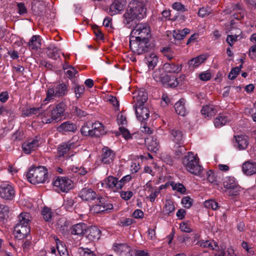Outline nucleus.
<instances>
[{
	"instance_id": "nucleus-1",
	"label": "nucleus",
	"mask_w": 256,
	"mask_h": 256,
	"mask_svg": "<svg viewBox=\"0 0 256 256\" xmlns=\"http://www.w3.org/2000/svg\"><path fill=\"white\" fill-rule=\"evenodd\" d=\"M146 8L144 3L134 1L129 4L128 9L124 14L123 22L128 28H131L136 24L138 20L146 16Z\"/></svg>"
},
{
	"instance_id": "nucleus-2",
	"label": "nucleus",
	"mask_w": 256,
	"mask_h": 256,
	"mask_svg": "<svg viewBox=\"0 0 256 256\" xmlns=\"http://www.w3.org/2000/svg\"><path fill=\"white\" fill-rule=\"evenodd\" d=\"M66 108V104L62 101L56 106L52 110H46L42 112L40 116L42 122L44 124L56 123L64 115Z\"/></svg>"
},
{
	"instance_id": "nucleus-3",
	"label": "nucleus",
	"mask_w": 256,
	"mask_h": 256,
	"mask_svg": "<svg viewBox=\"0 0 256 256\" xmlns=\"http://www.w3.org/2000/svg\"><path fill=\"white\" fill-rule=\"evenodd\" d=\"M199 159L192 152H188L182 160L185 168L194 175H200L203 170L202 166L199 164Z\"/></svg>"
},
{
	"instance_id": "nucleus-4",
	"label": "nucleus",
	"mask_w": 256,
	"mask_h": 256,
	"mask_svg": "<svg viewBox=\"0 0 256 256\" xmlns=\"http://www.w3.org/2000/svg\"><path fill=\"white\" fill-rule=\"evenodd\" d=\"M48 176L47 169L42 166L32 167L26 174L28 180L34 184L44 182Z\"/></svg>"
},
{
	"instance_id": "nucleus-5",
	"label": "nucleus",
	"mask_w": 256,
	"mask_h": 256,
	"mask_svg": "<svg viewBox=\"0 0 256 256\" xmlns=\"http://www.w3.org/2000/svg\"><path fill=\"white\" fill-rule=\"evenodd\" d=\"M68 93V85L64 82L58 84L46 91V97L44 100V104L53 100L55 98H62Z\"/></svg>"
},
{
	"instance_id": "nucleus-6",
	"label": "nucleus",
	"mask_w": 256,
	"mask_h": 256,
	"mask_svg": "<svg viewBox=\"0 0 256 256\" xmlns=\"http://www.w3.org/2000/svg\"><path fill=\"white\" fill-rule=\"evenodd\" d=\"M130 47L131 50L138 55L150 51L152 46L148 39L130 38Z\"/></svg>"
},
{
	"instance_id": "nucleus-7",
	"label": "nucleus",
	"mask_w": 256,
	"mask_h": 256,
	"mask_svg": "<svg viewBox=\"0 0 256 256\" xmlns=\"http://www.w3.org/2000/svg\"><path fill=\"white\" fill-rule=\"evenodd\" d=\"M132 28L130 38L150 40V28L147 24L136 22Z\"/></svg>"
},
{
	"instance_id": "nucleus-8",
	"label": "nucleus",
	"mask_w": 256,
	"mask_h": 256,
	"mask_svg": "<svg viewBox=\"0 0 256 256\" xmlns=\"http://www.w3.org/2000/svg\"><path fill=\"white\" fill-rule=\"evenodd\" d=\"M16 196L15 188L10 182L2 183L0 185V198L5 200H12Z\"/></svg>"
},
{
	"instance_id": "nucleus-9",
	"label": "nucleus",
	"mask_w": 256,
	"mask_h": 256,
	"mask_svg": "<svg viewBox=\"0 0 256 256\" xmlns=\"http://www.w3.org/2000/svg\"><path fill=\"white\" fill-rule=\"evenodd\" d=\"M54 186L64 192H67L73 188L74 184L72 180L68 177L58 176L54 182Z\"/></svg>"
},
{
	"instance_id": "nucleus-10",
	"label": "nucleus",
	"mask_w": 256,
	"mask_h": 256,
	"mask_svg": "<svg viewBox=\"0 0 256 256\" xmlns=\"http://www.w3.org/2000/svg\"><path fill=\"white\" fill-rule=\"evenodd\" d=\"M77 146L78 145L72 140L62 143L58 148V157H64L67 159L73 156L74 154H70V153H68V152L76 148Z\"/></svg>"
},
{
	"instance_id": "nucleus-11",
	"label": "nucleus",
	"mask_w": 256,
	"mask_h": 256,
	"mask_svg": "<svg viewBox=\"0 0 256 256\" xmlns=\"http://www.w3.org/2000/svg\"><path fill=\"white\" fill-rule=\"evenodd\" d=\"M116 158V152L108 146L102 148L100 160L104 164H109L113 162Z\"/></svg>"
},
{
	"instance_id": "nucleus-12",
	"label": "nucleus",
	"mask_w": 256,
	"mask_h": 256,
	"mask_svg": "<svg viewBox=\"0 0 256 256\" xmlns=\"http://www.w3.org/2000/svg\"><path fill=\"white\" fill-rule=\"evenodd\" d=\"M30 232V226L16 224L14 227V234L18 240H23L28 236Z\"/></svg>"
},
{
	"instance_id": "nucleus-13",
	"label": "nucleus",
	"mask_w": 256,
	"mask_h": 256,
	"mask_svg": "<svg viewBox=\"0 0 256 256\" xmlns=\"http://www.w3.org/2000/svg\"><path fill=\"white\" fill-rule=\"evenodd\" d=\"M102 184L103 187L111 189L114 192L120 190L118 178L113 176H108L105 178Z\"/></svg>"
},
{
	"instance_id": "nucleus-14",
	"label": "nucleus",
	"mask_w": 256,
	"mask_h": 256,
	"mask_svg": "<svg viewBox=\"0 0 256 256\" xmlns=\"http://www.w3.org/2000/svg\"><path fill=\"white\" fill-rule=\"evenodd\" d=\"M170 134L171 140L175 144L184 143V134L178 127H170Z\"/></svg>"
},
{
	"instance_id": "nucleus-15",
	"label": "nucleus",
	"mask_w": 256,
	"mask_h": 256,
	"mask_svg": "<svg viewBox=\"0 0 256 256\" xmlns=\"http://www.w3.org/2000/svg\"><path fill=\"white\" fill-rule=\"evenodd\" d=\"M79 196L83 200L91 202L96 200L98 196L92 188H85L80 191Z\"/></svg>"
},
{
	"instance_id": "nucleus-16",
	"label": "nucleus",
	"mask_w": 256,
	"mask_h": 256,
	"mask_svg": "<svg viewBox=\"0 0 256 256\" xmlns=\"http://www.w3.org/2000/svg\"><path fill=\"white\" fill-rule=\"evenodd\" d=\"M135 110L136 117L138 120L142 122H144L148 120L150 116V112L144 105L135 106Z\"/></svg>"
},
{
	"instance_id": "nucleus-17",
	"label": "nucleus",
	"mask_w": 256,
	"mask_h": 256,
	"mask_svg": "<svg viewBox=\"0 0 256 256\" xmlns=\"http://www.w3.org/2000/svg\"><path fill=\"white\" fill-rule=\"evenodd\" d=\"M126 4V0H115L110 5V14L114 15L122 11Z\"/></svg>"
},
{
	"instance_id": "nucleus-18",
	"label": "nucleus",
	"mask_w": 256,
	"mask_h": 256,
	"mask_svg": "<svg viewBox=\"0 0 256 256\" xmlns=\"http://www.w3.org/2000/svg\"><path fill=\"white\" fill-rule=\"evenodd\" d=\"M39 145L38 140L36 137L30 142H24L22 145V148L24 153L29 154L32 151L36 150Z\"/></svg>"
},
{
	"instance_id": "nucleus-19",
	"label": "nucleus",
	"mask_w": 256,
	"mask_h": 256,
	"mask_svg": "<svg viewBox=\"0 0 256 256\" xmlns=\"http://www.w3.org/2000/svg\"><path fill=\"white\" fill-rule=\"evenodd\" d=\"M77 130L76 125L69 121L62 123L57 128L58 132L61 133H66L68 132H74Z\"/></svg>"
},
{
	"instance_id": "nucleus-20",
	"label": "nucleus",
	"mask_w": 256,
	"mask_h": 256,
	"mask_svg": "<svg viewBox=\"0 0 256 256\" xmlns=\"http://www.w3.org/2000/svg\"><path fill=\"white\" fill-rule=\"evenodd\" d=\"M86 225L84 222H80L72 226L70 228V234L78 236H83L87 230Z\"/></svg>"
},
{
	"instance_id": "nucleus-21",
	"label": "nucleus",
	"mask_w": 256,
	"mask_h": 256,
	"mask_svg": "<svg viewBox=\"0 0 256 256\" xmlns=\"http://www.w3.org/2000/svg\"><path fill=\"white\" fill-rule=\"evenodd\" d=\"M87 238L91 241L98 240L101 236V231L96 226L87 228Z\"/></svg>"
},
{
	"instance_id": "nucleus-22",
	"label": "nucleus",
	"mask_w": 256,
	"mask_h": 256,
	"mask_svg": "<svg viewBox=\"0 0 256 256\" xmlns=\"http://www.w3.org/2000/svg\"><path fill=\"white\" fill-rule=\"evenodd\" d=\"M242 172L248 176L256 173V163L252 161H247L242 164Z\"/></svg>"
},
{
	"instance_id": "nucleus-23",
	"label": "nucleus",
	"mask_w": 256,
	"mask_h": 256,
	"mask_svg": "<svg viewBox=\"0 0 256 256\" xmlns=\"http://www.w3.org/2000/svg\"><path fill=\"white\" fill-rule=\"evenodd\" d=\"M31 220L32 216L30 214L23 212L18 216L16 224L26 226H30Z\"/></svg>"
},
{
	"instance_id": "nucleus-24",
	"label": "nucleus",
	"mask_w": 256,
	"mask_h": 256,
	"mask_svg": "<svg viewBox=\"0 0 256 256\" xmlns=\"http://www.w3.org/2000/svg\"><path fill=\"white\" fill-rule=\"evenodd\" d=\"M174 108L178 114L181 116H185L188 112L185 106V100L184 98H180L175 104Z\"/></svg>"
},
{
	"instance_id": "nucleus-25",
	"label": "nucleus",
	"mask_w": 256,
	"mask_h": 256,
	"mask_svg": "<svg viewBox=\"0 0 256 256\" xmlns=\"http://www.w3.org/2000/svg\"><path fill=\"white\" fill-rule=\"evenodd\" d=\"M90 132L92 136H100L104 133V129L102 124L98 122L92 123Z\"/></svg>"
},
{
	"instance_id": "nucleus-26",
	"label": "nucleus",
	"mask_w": 256,
	"mask_h": 256,
	"mask_svg": "<svg viewBox=\"0 0 256 256\" xmlns=\"http://www.w3.org/2000/svg\"><path fill=\"white\" fill-rule=\"evenodd\" d=\"M182 69V65H176L173 63H165L163 66V70L166 73H178Z\"/></svg>"
},
{
	"instance_id": "nucleus-27",
	"label": "nucleus",
	"mask_w": 256,
	"mask_h": 256,
	"mask_svg": "<svg viewBox=\"0 0 256 256\" xmlns=\"http://www.w3.org/2000/svg\"><path fill=\"white\" fill-rule=\"evenodd\" d=\"M238 148L240 150H245L248 144V138L246 136H234Z\"/></svg>"
},
{
	"instance_id": "nucleus-28",
	"label": "nucleus",
	"mask_w": 256,
	"mask_h": 256,
	"mask_svg": "<svg viewBox=\"0 0 256 256\" xmlns=\"http://www.w3.org/2000/svg\"><path fill=\"white\" fill-rule=\"evenodd\" d=\"M114 250L118 254H122L130 252V247L126 244H114Z\"/></svg>"
},
{
	"instance_id": "nucleus-29",
	"label": "nucleus",
	"mask_w": 256,
	"mask_h": 256,
	"mask_svg": "<svg viewBox=\"0 0 256 256\" xmlns=\"http://www.w3.org/2000/svg\"><path fill=\"white\" fill-rule=\"evenodd\" d=\"M146 64L149 70H154L158 62V57L154 54H150L146 57Z\"/></svg>"
},
{
	"instance_id": "nucleus-30",
	"label": "nucleus",
	"mask_w": 256,
	"mask_h": 256,
	"mask_svg": "<svg viewBox=\"0 0 256 256\" xmlns=\"http://www.w3.org/2000/svg\"><path fill=\"white\" fill-rule=\"evenodd\" d=\"M206 60L205 56L200 55L190 60L188 64L190 68H196L200 66Z\"/></svg>"
},
{
	"instance_id": "nucleus-31",
	"label": "nucleus",
	"mask_w": 256,
	"mask_h": 256,
	"mask_svg": "<svg viewBox=\"0 0 256 256\" xmlns=\"http://www.w3.org/2000/svg\"><path fill=\"white\" fill-rule=\"evenodd\" d=\"M201 112L206 118H211L216 114V110L212 105H206L202 106Z\"/></svg>"
},
{
	"instance_id": "nucleus-32",
	"label": "nucleus",
	"mask_w": 256,
	"mask_h": 256,
	"mask_svg": "<svg viewBox=\"0 0 256 256\" xmlns=\"http://www.w3.org/2000/svg\"><path fill=\"white\" fill-rule=\"evenodd\" d=\"M173 151L174 156L179 158L186 152V149L184 147V143L175 144L173 146Z\"/></svg>"
},
{
	"instance_id": "nucleus-33",
	"label": "nucleus",
	"mask_w": 256,
	"mask_h": 256,
	"mask_svg": "<svg viewBox=\"0 0 256 256\" xmlns=\"http://www.w3.org/2000/svg\"><path fill=\"white\" fill-rule=\"evenodd\" d=\"M30 48L36 50L40 48L41 46L40 40L39 36L34 35L30 39L28 42Z\"/></svg>"
},
{
	"instance_id": "nucleus-34",
	"label": "nucleus",
	"mask_w": 256,
	"mask_h": 256,
	"mask_svg": "<svg viewBox=\"0 0 256 256\" xmlns=\"http://www.w3.org/2000/svg\"><path fill=\"white\" fill-rule=\"evenodd\" d=\"M224 186L227 189H234L238 186L236 179L232 176H226L224 181Z\"/></svg>"
},
{
	"instance_id": "nucleus-35",
	"label": "nucleus",
	"mask_w": 256,
	"mask_h": 256,
	"mask_svg": "<svg viewBox=\"0 0 256 256\" xmlns=\"http://www.w3.org/2000/svg\"><path fill=\"white\" fill-rule=\"evenodd\" d=\"M113 206L112 204H106L104 205L103 206H98V204H94L90 208L91 211H92L94 213L99 214L102 212H104L105 211H107L108 210H110L112 209Z\"/></svg>"
},
{
	"instance_id": "nucleus-36",
	"label": "nucleus",
	"mask_w": 256,
	"mask_h": 256,
	"mask_svg": "<svg viewBox=\"0 0 256 256\" xmlns=\"http://www.w3.org/2000/svg\"><path fill=\"white\" fill-rule=\"evenodd\" d=\"M113 206L112 204H106L104 205L103 206H98V204H94L90 208L91 211H92L94 213L99 214L102 212H104L105 211H107L108 210H110L112 209Z\"/></svg>"
},
{
	"instance_id": "nucleus-37",
	"label": "nucleus",
	"mask_w": 256,
	"mask_h": 256,
	"mask_svg": "<svg viewBox=\"0 0 256 256\" xmlns=\"http://www.w3.org/2000/svg\"><path fill=\"white\" fill-rule=\"evenodd\" d=\"M190 30L186 28L182 30H176L173 31L172 35L174 40H181L184 38L186 36L189 34Z\"/></svg>"
},
{
	"instance_id": "nucleus-38",
	"label": "nucleus",
	"mask_w": 256,
	"mask_h": 256,
	"mask_svg": "<svg viewBox=\"0 0 256 256\" xmlns=\"http://www.w3.org/2000/svg\"><path fill=\"white\" fill-rule=\"evenodd\" d=\"M148 100V94L144 88L141 89L138 92L136 97V106L144 105Z\"/></svg>"
},
{
	"instance_id": "nucleus-39",
	"label": "nucleus",
	"mask_w": 256,
	"mask_h": 256,
	"mask_svg": "<svg viewBox=\"0 0 256 256\" xmlns=\"http://www.w3.org/2000/svg\"><path fill=\"white\" fill-rule=\"evenodd\" d=\"M229 119L226 116L220 114L215 118L214 124L216 128H220L226 125Z\"/></svg>"
},
{
	"instance_id": "nucleus-40",
	"label": "nucleus",
	"mask_w": 256,
	"mask_h": 256,
	"mask_svg": "<svg viewBox=\"0 0 256 256\" xmlns=\"http://www.w3.org/2000/svg\"><path fill=\"white\" fill-rule=\"evenodd\" d=\"M52 210L46 206H44L42 210V214L45 221L50 222L52 220Z\"/></svg>"
},
{
	"instance_id": "nucleus-41",
	"label": "nucleus",
	"mask_w": 256,
	"mask_h": 256,
	"mask_svg": "<svg viewBox=\"0 0 256 256\" xmlns=\"http://www.w3.org/2000/svg\"><path fill=\"white\" fill-rule=\"evenodd\" d=\"M198 243L202 248H208L212 250H214L218 247V244L214 241L200 240Z\"/></svg>"
},
{
	"instance_id": "nucleus-42",
	"label": "nucleus",
	"mask_w": 256,
	"mask_h": 256,
	"mask_svg": "<svg viewBox=\"0 0 256 256\" xmlns=\"http://www.w3.org/2000/svg\"><path fill=\"white\" fill-rule=\"evenodd\" d=\"M60 50L56 47L50 48L47 52L48 56L53 60H56L60 57Z\"/></svg>"
},
{
	"instance_id": "nucleus-43",
	"label": "nucleus",
	"mask_w": 256,
	"mask_h": 256,
	"mask_svg": "<svg viewBox=\"0 0 256 256\" xmlns=\"http://www.w3.org/2000/svg\"><path fill=\"white\" fill-rule=\"evenodd\" d=\"M92 123L90 122H87L84 124L82 126L80 129L81 134L84 136H91V130H92Z\"/></svg>"
},
{
	"instance_id": "nucleus-44",
	"label": "nucleus",
	"mask_w": 256,
	"mask_h": 256,
	"mask_svg": "<svg viewBox=\"0 0 256 256\" xmlns=\"http://www.w3.org/2000/svg\"><path fill=\"white\" fill-rule=\"evenodd\" d=\"M144 142L148 150L156 152L158 150V144L156 140L149 142V138H145Z\"/></svg>"
},
{
	"instance_id": "nucleus-45",
	"label": "nucleus",
	"mask_w": 256,
	"mask_h": 256,
	"mask_svg": "<svg viewBox=\"0 0 256 256\" xmlns=\"http://www.w3.org/2000/svg\"><path fill=\"white\" fill-rule=\"evenodd\" d=\"M76 202L72 198H67L64 201L63 207L68 211H72Z\"/></svg>"
},
{
	"instance_id": "nucleus-46",
	"label": "nucleus",
	"mask_w": 256,
	"mask_h": 256,
	"mask_svg": "<svg viewBox=\"0 0 256 256\" xmlns=\"http://www.w3.org/2000/svg\"><path fill=\"white\" fill-rule=\"evenodd\" d=\"M32 10L36 15L40 16L43 14L45 10V6L42 4H35L32 6Z\"/></svg>"
},
{
	"instance_id": "nucleus-47",
	"label": "nucleus",
	"mask_w": 256,
	"mask_h": 256,
	"mask_svg": "<svg viewBox=\"0 0 256 256\" xmlns=\"http://www.w3.org/2000/svg\"><path fill=\"white\" fill-rule=\"evenodd\" d=\"M238 10H240V12L242 11V10H243V7H242V4L240 3H238V4L232 3L231 5V7L230 8L226 9V10H224V12L226 14H230L232 12L238 11Z\"/></svg>"
},
{
	"instance_id": "nucleus-48",
	"label": "nucleus",
	"mask_w": 256,
	"mask_h": 256,
	"mask_svg": "<svg viewBox=\"0 0 256 256\" xmlns=\"http://www.w3.org/2000/svg\"><path fill=\"white\" fill-rule=\"evenodd\" d=\"M212 11V10L210 6H206L200 8L198 12V14L200 17L204 18L210 14Z\"/></svg>"
},
{
	"instance_id": "nucleus-49",
	"label": "nucleus",
	"mask_w": 256,
	"mask_h": 256,
	"mask_svg": "<svg viewBox=\"0 0 256 256\" xmlns=\"http://www.w3.org/2000/svg\"><path fill=\"white\" fill-rule=\"evenodd\" d=\"M63 68L67 76L70 78H72L74 77L76 74L78 73V71L70 65H68V68H64L63 66Z\"/></svg>"
},
{
	"instance_id": "nucleus-50",
	"label": "nucleus",
	"mask_w": 256,
	"mask_h": 256,
	"mask_svg": "<svg viewBox=\"0 0 256 256\" xmlns=\"http://www.w3.org/2000/svg\"><path fill=\"white\" fill-rule=\"evenodd\" d=\"M204 206L208 208L216 210L220 207L218 204L214 200H208L204 202Z\"/></svg>"
},
{
	"instance_id": "nucleus-51",
	"label": "nucleus",
	"mask_w": 256,
	"mask_h": 256,
	"mask_svg": "<svg viewBox=\"0 0 256 256\" xmlns=\"http://www.w3.org/2000/svg\"><path fill=\"white\" fill-rule=\"evenodd\" d=\"M40 109L41 107L28 108L24 110V114L26 116H30L33 114H39Z\"/></svg>"
},
{
	"instance_id": "nucleus-52",
	"label": "nucleus",
	"mask_w": 256,
	"mask_h": 256,
	"mask_svg": "<svg viewBox=\"0 0 256 256\" xmlns=\"http://www.w3.org/2000/svg\"><path fill=\"white\" fill-rule=\"evenodd\" d=\"M85 90L84 86L82 85H76L74 88V92L77 98H80L84 94Z\"/></svg>"
},
{
	"instance_id": "nucleus-53",
	"label": "nucleus",
	"mask_w": 256,
	"mask_h": 256,
	"mask_svg": "<svg viewBox=\"0 0 256 256\" xmlns=\"http://www.w3.org/2000/svg\"><path fill=\"white\" fill-rule=\"evenodd\" d=\"M194 200L188 196H184L182 199V204L184 207L187 208H190Z\"/></svg>"
},
{
	"instance_id": "nucleus-54",
	"label": "nucleus",
	"mask_w": 256,
	"mask_h": 256,
	"mask_svg": "<svg viewBox=\"0 0 256 256\" xmlns=\"http://www.w3.org/2000/svg\"><path fill=\"white\" fill-rule=\"evenodd\" d=\"M174 210L175 208L174 204L170 201L166 202L164 208V212L168 215H170L171 212H174Z\"/></svg>"
},
{
	"instance_id": "nucleus-55",
	"label": "nucleus",
	"mask_w": 256,
	"mask_h": 256,
	"mask_svg": "<svg viewBox=\"0 0 256 256\" xmlns=\"http://www.w3.org/2000/svg\"><path fill=\"white\" fill-rule=\"evenodd\" d=\"M31 246L32 241L30 238H26L23 240L22 248L24 252H28L31 248Z\"/></svg>"
},
{
	"instance_id": "nucleus-56",
	"label": "nucleus",
	"mask_w": 256,
	"mask_h": 256,
	"mask_svg": "<svg viewBox=\"0 0 256 256\" xmlns=\"http://www.w3.org/2000/svg\"><path fill=\"white\" fill-rule=\"evenodd\" d=\"M242 67V65H240V67H236L233 68L230 72L228 74V78L230 80H234L236 76L239 74L240 69Z\"/></svg>"
},
{
	"instance_id": "nucleus-57",
	"label": "nucleus",
	"mask_w": 256,
	"mask_h": 256,
	"mask_svg": "<svg viewBox=\"0 0 256 256\" xmlns=\"http://www.w3.org/2000/svg\"><path fill=\"white\" fill-rule=\"evenodd\" d=\"M132 176L130 174L123 176L120 180H118L120 188L121 190L122 187L132 180Z\"/></svg>"
},
{
	"instance_id": "nucleus-58",
	"label": "nucleus",
	"mask_w": 256,
	"mask_h": 256,
	"mask_svg": "<svg viewBox=\"0 0 256 256\" xmlns=\"http://www.w3.org/2000/svg\"><path fill=\"white\" fill-rule=\"evenodd\" d=\"M206 176L208 180L211 183L216 182L217 180V177L215 173L212 170L207 172Z\"/></svg>"
},
{
	"instance_id": "nucleus-59",
	"label": "nucleus",
	"mask_w": 256,
	"mask_h": 256,
	"mask_svg": "<svg viewBox=\"0 0 256 256\" xmlns=\"http://www.w3.org/2000/svg\"><path fill=\"white\" fill-rule=\"evenodd\" d=\"M92 29L97 40H102L104 39V35L97 26H94Z\"/></svg>"
},
{
	"instance_id": "nucleus-60",
	"label": "nucleus",
	"mask_w": 256,
	"mask_h": 256,
	"mask_svg": "<svg viewBox=\"0 0 256 256\" xmlns=\"http://www.w3.org/2000/svg\"><path fill=\"white\" fill-rule=\"evenodd\" d=\"M172 8L173 9L177 11H180L182 12H184L186 10L185 6L178 2L174 3L172 5Z\"/></svg>"
},
{
	"instance_id": "nucleus-61",
	"label": "nucleus",
	"mask_w": 256,
	"mask_h": 256,
	"mask_svg": "<svg viewBox=\"0 0 256 256\" xmlns=\"http://www.w3.org/2000/svg\"><path fill=\"white\" fill-rule=\"evenodd\" d=\"M72 111L79 117H84L87 115V112L86 111L80 108L78 106H74L72 108Z\"/></svg>"
},
{
	"instance_id": "nucleus-62",
	"label": "nucleus",
	"mask_w": 256,
	"mask_h": 256,
	"mask_svg": "<svg viewBox=\"0 0 256 256\" xmlns=\"http://www.w3.org/2000/svg\"><path fill=\"white\" fill-rule=\"evenodd\" d=\"M80 253L82 252V256H96L94 252L92 251L88 248H80Z\"/></svg>"
},
{
	"instance_id": "nucleus-63",
	"label": "nucleus",
	"mask_w": 256,
	"mask_h": 256,
	"mask_svg": "<svg viewBox=\"0 0 256 256\" xmlns=\"http://www.w3.org/2000/svg\"><path fill=\"white\" fill-rule=\"evenodd\" d=\"M58 228L59 232L65 234L68 232V223L64 222L63 224H58Z\"/></svg>"
},
{
	"instance_id": "nucleus-64",
	"label": "nucleus",
	"mask_w": 256,
	"mask_h": 256,
	"mask_svg": "<svg viewBox=\"0 0 256 256\" xmlns=\"http://www.w3.org/2000/svg\"><path fill=\"white\" fill-rule=\"evenodd\" d=\"M121 198L125 200H129L133 196V192L132 191H122L120 192Z\"/></svg>"
}]
</instances>
